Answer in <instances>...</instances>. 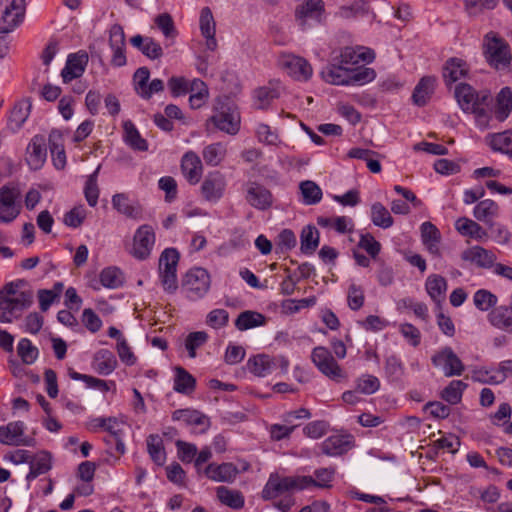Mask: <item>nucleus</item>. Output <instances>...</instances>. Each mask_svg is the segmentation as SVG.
<instances>
[{
	"label": "nucleus",
	"mask_w": 512,
	"mask_h": 512,
	"mask_svg": "<svg viewBox=\"0 0 512 512\" xmlns=\"http://www.w3.org/2000/svg\"><path fill=\"white\" fill-rule=\"evenodd\" d=\"M454 94L460 108L466 113H473L477 125L486 128L490 120L491 94L486 90L477 92L466 83L458 84Z\"/></svg>",
	"instance_id": "f257e3e1"
},
{
	"label": "nucleus",
	"mask_w": 512,
	"mask_h": 512,
	"mask_svg": "<svg viewBox=\"0 0 512 512\" xmlns=\"http://www.w3.org/2000/svg\"><path fill=\"white\" fill-rule=\"evenodd\" d=\"M24 281L10 282L0 290V323H11L20 318L33 302L31 291H19Z\"/></svg>",
	"instance_id": "f03ea898"
},
{
	"label": "nucleus",
	"mask_w": 512,
	"mask_h": 512,
	"mask_svg": "<svg viewBox=\"0 0 512 512\" xmlns=\"http://www.w3.org/2000/svg\"><path fill=\"white\" fill-rule=\"evenodd\" d=\"M312 483V476H281L278 473H271L261 492L264 500H272L285 493L301 491Z\"/></svg>",
	"instance_id": "7ed1b4c3"
},
{
	"label": "nucleus",
	"mask_w": 512,
	"mask_h": 512,
	"mask_svg": "<svg viewBox=\"0 0 512 512\" xmlns=\"http://www.w3.org/2000/svg\"><path fill=\"white\" fill-rule=\"evenodd\" d=\"M483 54L487 63L498 71L507 70L512 60L509 44L494 32L485 35Z\"/></svg>",
	"instance_id": "20e7f679"
},
{
	"label": "nucleus",
	"mask_w": 512,
	"mask_h": 512,
	"mask_svg": "<svg viewBox=\"0 0 512 512\" xmlns=\"http://www.w3.org/2000/svg\"><path fill=\"white\" fill-rule=\"evenodd\" d=\"M211 286L210 275L204 268L195 267L185 274L181 290L185 297L190 301L202 299L209 291Z\"/></svg>",
	"instance_id": "39448f33"
},
{
	"label": "nucleus",
	"mask_w": 512,
	"mask_h": 512,
	"mask_svg": "<svg viewBox=\"0 0 512 512\" xmlns=\"http://www.w3.org/2000/svg\"><path fill=\"white\" fill-rule=\"evenodd\" d=\"M180 254L175 248H166L159 257V276L164 290L174 293L178 288L177 266Z\"/></svg>",
	"instance_id": "423d86ee"
},
{
	"label": "nucleus",
	"mask_w": 512,
	"mask_h": 512,
	"mask_svg": "<svg viewBox=\"0 0 512 512\" xmlns=\"http://www.w3.org/2000/svg\"><path fill=\"white\" fill-rule=\"evenodd\" d=\"M26 0L0 1V33H9L17 28L24 19Z\"/></svg>",
	"instance_id": "0eeeda50"
},
{
	"label": "nucleus",
	"mask_w": 512,
	"mask_h": 512,
	"mask_svg": "<svg viewBox=\"0 0 512 512\" xmlns=\"http://www.w3.org/2000/svg\"><path fill=\"white\" fill-rule=\"evenodd\" d=\"M247 367L255 376L265 377L277 370H280L281 373H286L289 367V361L282 355L269 356L259 354L248 360Z\"/></svg>",
	"instance_id": "6e6552de"
},
{
	"label": "nucleus",
	"mask_w": 512,
	"mask_h": 512,
	"mask_svg": "<svg viewBox=\"0 0 512 512\" xmlns=\"http://www.w3.org/2000/svg\"><path fill=\"white\" fill-rule=\"evenodd\" d=\"M311 360L320 372L333 381L340 382L346 377L344 371L326 347H315L311 354Z\"/></svg>",
	"instance_id": "1a4fd4ad"
},
{
	"label": "nucleus",
	"mask_w": 512,
	"mask_h": 512,
	"mask_svg": "<svg viewBox=\"0 0 512 512\" xmlns=\"http://www.w3.org/2000/svg\"><path fill=\"white\" fill-rule=\"evenodd\" d=\"M431 361L435 367L441 368L447 377L460 376L465 370L464 364L449 346L437 351L431 357Z\"/></svg>",
	"instance_id": "9d476101"
},
{
	"label": "nucleus",
	"mask_w": 512,
	"mask_h": 512,
	"mask_svg": "<svg viewBox=\"0 0 512 512\" xmlns=\"http://www.w3.org/2000/svg\"><path fill=\"white\" fill-rule=\"evenodd\" d=\"M25 424L22 421L9 422L0 426V443L10 446H35L33 437L24 436Z\"/></svg>",
	"instance_id": "9b49d317"
},
{
	"label": "nucleus",
	"mask_w": 512,
	"mask_h": 512,
	"mask_svg": "<svg viewBox=\"0 0 512 512\" xmlns=\"http://www.w3.org/2000/svg\"><path fill=\"white\" fill-rule=\"evenodd\" d=\"M155 243V233L150 225H141L133 237L131 254L138 260H145L151 254Z\"/></svg>",
	"instance_id": "f8f14e48"
},
{
	"label": "nucleus",
	"mask_w": 512,
	"mask_h": 512,
	"mask_svg": "<svg viewBox=\"0 0 512 512\" xmlns=\"http://www.w3.org/2000/svg\"><path fill=\"white\" fill-rule=\"evenodd\" d=\"M226 186L225 176L220 171H211L201 184V195L206 201L216 203L223 197Z\"/></svg>",
	"instance_id": "ddd939ff"
},
{
	"label": "nucleus",
	"mask_w": 512,
	"mask_h": 512,
	"mask_svg": "<svg viewBox=\"0 0 512 512\" xmlns=\"http://www.w3.org/2000/svg\"><path fill=\"white\" fill-rule=\"evenodd\" d=\"M375 54L373 50L363 47H345L341 49L339 57L333 59L342 66L348 67L357 65L361 62L370 63L374 60Z\"/></svg>",
	"instance_id": "4468645a"
},
{
	"label": "nucleus",
	"mask_w": 512,
	"mask_h": 512,
	"mask_svg": "<svg viewBox=\"0 0 512 512\" xmlns=\"http://www.w3.org/2000/svg\"><path fill=\"white\" fill-rule=\"evenodd\" d=\"M246 201L258 210H267L273 204L270 190L257 182H249L246 188Z\"/></svg>",
	"instance_id": "2eb2a0df"
},
{
	"label": "nucleus",
	"mask_w": 512,
	"mask_h": 512,
	"mask_svg": "<svg viewBox=\"0 0 512 512\" xmlns=\"http://www.w3.org/2000/svg\"><path fill=\"white\" fill-rule=\"evenodd\" d=\"M19 196V191L8 186L0 189V222L9 223L19 214V209L15 201Z\"/></svg>",
	"instance_id": "dca6fc26"
},
{
	"label": "nucleus",
	"mask_w": 512,
	"mask_h": 512,
	"mask_svg": "<svg viewBox=\"0 0 512 512\" xmlns=\"http://www.w3.org/2000/svg\"><path fill=\"white\" fill-rule=\"evenodd\" d=\"M324 12L322 0H307L296 9L295 16L302 28L310 25V21L319 23Z\"/></svg>",
	"instance_id": "f3484780"
},
{
	"label": "nucleus",
	"mask_w": 512,
	"mask_h": 512,
	"mask_svg": "<svg viewBox=\"0 0 512 512\" xmlns=\"http://www.w3.org/2000/svg\"><path fill=\"white\" fill-rule=\"evenodd\" d=\"M26 161L33 170L42 168L47 158V148L45 138L41 135H35L26 149Z\"/></svg>",
	"instance_id": "a211bd4d"
},
{
	"label": "nucleus",
	"mask_w": 512,
	"mask_h": 512,
	"mask_svg": "<svg viewBox=\"0 0 512 512\" xmlns=\"http://www.w3.org/2000/svg\"><path fill=\"white\" fill-rule=\"evenodd\" d=\"M461 258L483 269L493 268L497 259L493 251L487 250L481 246H473L464 250L461 254Z\"/></svg>",
	"instance_id": "6ab92c4d"
},
{
	"label": "nucleus",
	"mask_w": 512,
	"mask_h": 512,
	"mask_svg": "<svg viewBox=\"0 0 512 512\" xmlns=\"http://www.w3.org/2000/svg\"><path fill=\"white\" fill-rule=\"evenodd\" d=\"M320 447L322 453L327 456H341L353 447V437L351 435H332L326 438Z\"/></svg>",
	"instance_id": "aec40b11"
},
{
	"label": "nucleus",
	"mask_w": 512,
	"mask_h": 512,
	"mask_svg": "<svg viewBox=\"0 0 512 512\" xmlns=\"http://www.w3.org/2000/svg\"><path fill=\"white\" fill-rule=\"evenodd\" d=\"M181 171L191 185L197 184L203 173L200 157L193 151L186 152L181 159Z\"/></svg>",
	"instance_id": "412c9836"
},
{
	"label": "nucleus",
	"mask_w": 512,
	"mask_h": 512,
	"mask_svg": "<svg viewBox=\"0 0 512 512\" xmlns=\"http://www.w3.org/2000/svg\"><path fill=\"white\" fill-rule=\"evenodd\" d=\"M282 65L296 80L306 81L312 76L311 65L302 57L287 55L283 58Z\"/></svg>",
	"instance_id": "4be33fe9"
},
{
	"label": "nucleus",
	"mask_w": 512,
	"mask_h": 512,
	"mask_svg": "<svg viewBox=\"0 0 512 512\" xmlns=\"http://www.w3.org/2000/svg\"><path fill=\"white\" fill-rule=\"evenodd\" d=\"M109 44L113 50L112 65L116 67L124 66L126 64V56L124 54L125 34L120 25H113L111 27Z\"/></svg>",
	"instance_id": "5701e85b"
},
{
	"label": "nucleus",
	"mask_w": 512,
	"mask_h": 512,
	"mask_svg": "<svg viewBox=\"0 0 512 512\" xmlns=\"http://www.w3.org/2000/svg\"><path fill=\"white\" fill-rule=\"evenodd\" d=\"M487 320L494 328L512 335V306L495 307L488 313Z\"/></svg>",
	"instance_id": "b1692460"
},
{
	"label": "nucleus",
	"mask_w": 512,
	"mask_h": 512,
	"mask_svg": "<svg viewBox=\"0 0 512 512\" xmlns=\"http://www.w3.org/2000/svg\"><path fill=\"white\" fill-rule=\"evenodd\" d=\"M211 121L221 131L230 135H235L240 128V116L235 110L228 108L222 110L211 117Z\"/></svg>",
	"instance_id": "393cba45"
},
{
	"label": "nucleus",
	"mask_w": 512,
	"mask_h": 512,
	"mask_svg": "<svg viewBox=\"0 0 512 512\" xmlns=\"http://www.w3.org/2000/svg\"><path fill=\"white\" fill-rule=\"evenodd\" d=\"M174 421H183L186 425L200 427V432L204 433L210 427L209 418L202 412L195 409H178L172 414Z\"/></svg>",
	"instance_id": "a878e982"
},
{
	"label": "nucleus",
	"mask_w": 512,
	"mask_h": 512,
	"mask_svg": "<svg viewBox=\"0 0 512 512\" xmlns=\"http://www.w3.org/2000/svg\"><path fill=\"white\" fill-rule=\"evenodd\" d=\"M280 96L279 81H270L268 85L259 87L254 90L253 99L254 106L257 109H267L273 100Z\"/></svg>",
	"instance_id": "bb28decb"
},
{
	"label": "nucleus",
	"mask_w": 512,
	"mask_h": 512,
	"mask_svg": "<svg viewBox=\"0 0 512 512\" xmlns=\"http://www.w3.org/2000/svg\"><path fill=\"white\" fill-rule=\"evenodd\" d=\"M205 475L216 482H233L239 471L233 463H222L217 465L215 463L209 464L205 468Z\"/></svg>",
	"instance_id": "cd10ccee"
},
{
	"label": "nucleus",
	"mask_w": 512,
	"mask_h": 512,
	"mask_svg": "<svg viewBox=\"0 0 512 512\" xmlns=\"http://www.w3.org/2000/svg\"><path fill=\"white\" fill-rule=\"evenodd\" d=\"M130 43L151 60L160 59L163 56L161 45L152 37L138 34L130 38Z\"/></svg>",
	"instance_id": "c85d7f7f"
},
{
	"label": "nucleus",
	"mask_w": 512,
	"mask_h": 512,
	"mask_svg": "<svg viewBox=\"0 0 512 512\" xmlns=\"http://www.w3.org/2000/svg\"><path fill=\"white\" fill-rule=\"evenodd\" d=\"M321 76L324 81L333 85H350L351 78L350 76V68L342 66L337 61L329 64L325 67Z\"/></svg>",
	"instance_id": "c756f323"
},
{
	"label": "nucleus",
	"mask_w": 512,
	"mask_h": 512,
	"mask_svg": "<svg viewBox=\"0 0 512 512\" xmlns=\"http://www.w3.org/2000/svg\"><path fill=\"white\" fill-rule=\"evenodd\" d=\"M88 62L86 54H73L67 59L66 65L61 72L64 83H69L75 78H79L85 71Z\"/></svg>",
	"instance_id": "7c9ffc66"
},
{
	"label": "nucleus",
	"mask_w": 512,
	"mask_h": 512,
	"mask_svg": "<svg viewBox=\"0 0 512 512\" xmlns=\"http://www.w3.org/2000/svg\"><path fill=\"white\" fill-rule=\"evenodd\" d=\"M436 87V78L433 76H425L420 79L415 86L412 100L419 107L425 106L430 100Z\"/></svg>",
	"instance_id": "2f4dec72"
},
{
	"label": "nucleus",
	"mask_w": 512,
	"mask_h": 512,
	"mask_svg": "<svg viewBox=\"0 0 512 512\" xmlns=\"http://www.w3.org/2000/svg\"><path fill=\"white\" fill-rule=\"evenodd\" d=\"M447 288V281L441 275L431 274L426 279V292L436 304H440L446 299Z\"/></svg>",
	"instance_id": "473e14b6"
},
{
	"label": "nucleus",
	"mask_w": 512,
	"mask_h": 512,
	"mask_svg": "<svg viewBox=\"0 0 512 512\" xmlns=\"http://www.w3.org/2000/svg\"><path fill=\"white\" fill-rule=\"evenodd\" d=\"M112 206L120 214L131 218L139 219L141 217V208L139 205L132 203L128 194L116 193L112 196Z\"/></svg>",
	"instance_id": "72a5a7b5"
},
{
	"label": "nucleus",
	"mask_w": 512,
	"mask_h": 512,
	"mask_svg": "<svg viewBox=\"0 0 512 512\" xmlns=\"http://www.w3.org/2000/svg\"><path fill=\"white\" fill-rule=\"evenodd\" d=\"M92 366L100 375H109L117 367V359L112 351L108 349H100L93 357Z\"/></svg>",
	"instance_id": "f704fd0d"
},
{
	"label": "nucleus",
	"mask_w": 512,
	"mask_h": 512,
	"mask_svg": "<svg viewBox=\"0 0 512 512\" xmlns=\"http://www.w3.org/2000/svg\"><path fill=\"white\" fill-rule=\"evenodd\" d=\"M467 63L460 58H450L446 61L443 68V78L447 85H450L459 79L465 77L468 73Z\"/></svg>",
	"instance_id": "c9c22d12"
},
{
	"label": "nucleus",
	"mask_w": 512,
	"mask_h": 512,
	"mask_svg": "<svg viewBox=\"0 0 512 512\" xmlns=\"http://www.w3.org/2000/svg\"><path fill=\"white\" fill-rule=\"evenodd\" d=\"M104 430L109 433L108 438L105 439L106 443L115 444L116 452L124 454L125 444L123 442V424L115 417H108Z\"/></svg>",
	"instance_id": "e433bc0d"
},
{
	"label": "nucleus",
	"mask_w": 512,
	"mask_h": 512,
	"mask_svg": "<svg viewBox=\"0 0 512 512\" xmlns=\"http://www.w3.org/2000/svg\"><path fill=\"white\" fill-rule=\"evenodd\" d=\"M51 454L47 451H41L31 458L30 471L27 474V480H33L39 475L47 473L51 467Z\"/></svg>",
	"instance_id": "4c0bfd02"
},
{
	"label": "nucleus",
	"mask_w": 512,
	"mask_h": 512,
	"mask_svg": "<svg viewBox=\"0 0 512 512\" xmlns=\"http://www.w3.org/2000/svg\"><path fill=\"white\" fill-rule=\"evenodd\" d=\"M457 231L463 235L482 241L487 237V232L475 221L466 217L459 218L455 223Z\"/></svg>",
	"instance_id": "58836bf2"
},
{
	"label": "nucleus",
	"mask_w": 512,
	"mask_h": 512,
	"mask_svg": "<svg viewBox=\"0 0 512 512\" xmlns=\"http://www.w3.org/2000/svg\"><path fill=\"white\" fill-rule=\"evenodd\" d=\"M31 104L28 101L17 103L10 112L8 128L15 132L19 130L30 114Z\"/></svg>",
	"instance_id": "ea45409f"
},
{
	"label": "nucleus",
	"mask_w": 512,
	"mask_h": 512,
	"mask_svg": "<svg viewBox=\"0 0 512 512\" xmlns=\"http://www.w3.org/2000/svg\"><path fill=\"white\" fill-rule=\"evenodd\" d=\"M486 139L492 150L512 157V131L491 134Z\"/></svg>",
	"instance_id": "a19ab883"
},
{
	"label": "nucleus",
	"mask_w": 512,
	"mask_h": 512,
	"mask_svg": "<svg viewBox=\"0 0 512 512\" xmlns=\"http://www.w3.org/2000/svg\"><path fill=\"white\" fill-rule=\"evenodd\" d=\"M217 498L219 501L235 510L241 509L244 506L245 500L240 491L231 490L225 486H220L216 490Z\"/></svg>",
	"instance_id": "79ce46f5"
},
{
	"label": "nucleus",
	"mask_w": 512,
	"mask_h": 512,
	"mask_svg": "<svg viewBox=\"0 0 512 512\" xmlns=\"http://www.w3.org/2000/svg\"><path fill=\"white\" fill-rule=\"evenodd\" d=\"M175 372L174 390L186 395L192 393L196 385L195 378L182 367H176Z\"/></svg>",
	"instance_id": "37998d69"
},
{
	"label": "nucleus",
	"mask_w": 512,
	"mask_h": 512,
	"mask_svg": "<svg viewBox=\"0 0 512 512\" xmlns=\"http://www.w3.org/2000/svg\"><path fill=\"white\" fill-rule=\"evenodd\" d=\"M499 207L491 199L480 201L474 208V217L482 222L490 223L498 215Z\"/></svg>",
	"instance_id": "c03bdc74"
},
{
	"label": "nucleus",
	"mask_w": 512,
	"mask_h": 512,
	"mask_svg": "<svg viewBox=\"0 0 512 512\" xmlns=\"http://www.w3.org/2000/svg\"><path fill=\"white\" fill-rule=\"evenodd\" d=\"M301 251L304 254H313L319 245V232L315 226H305L300 235Z\"/></svg>",
	"instance_id": "a18cd8bd"
},
{
	"label": "nucleus",
	"mask_w": 512,
	"mask_h": 512,
	"mask_svg": "<svg viewBox=\"0 0 512 512\" xmlns=\"http://www.w3.org/2000/svg\"><path fill=\"white\" fill-rule=\"evenodd\" d=\"M497 303L498 297L487 289H479L473 295V304L481 312H490Z\"/></svg>",
	"instance_id": "49530a36"
},
{
	"label": "nucleus",
	"mask_w": 512,
	"mask_h": 512,
	"mask_svg": "<svg viewBox=\"0 0 512 512\" xmlns=\"http://www.w3.org/2000/svg\"><path fill=\"white\" fill-rule=\"evenodd\" d=\"M512 111V91L509 87H504L497 95V106L495 110L496 118L504 121Z\"/></svg>",
	"instance_id": "de8ad7c7"
},
{
	"label": "nucleus",
	"mask_w": 512,
	"mask_h": 512,
	"mask_svg": "<svg viewBox=\"0 0 512 512\" xmlns=\"http://www.w3.org/2000/svg\"><path fill=\"white\" fill-rule=\"evenodd\" d=\"M226 152L225 145L221 142H217L206 146L203 149L202 155L207 165L216 167L224 160Z\"/></svg>",
	"instance_id": "09e8293b"
},
{
	"label": "nucleus",
	"mask_w": 512,
	"mask_h": 512,
	"mask_svg": "<svg viewBox=\"0 0 512 512\" xmlns=\"http://www.w3.org/2000/svg\"><path fill=\"white\" fill-rule=\"evenodd\" d=\"M265 323V317L261 313L254 311H244L239 314L235 321V326L240 331L261 326Z\"/></svg>",
	"instance_id": "8fccbe9b"
},
{
	"label": "nucleus",
	"mask_w": 512,
	"mask_h": 512,
	"mask_svg": "<svg viewBox=\"0 0 512 512\" xmlns=\"http://www.w3.org/2000/svg\"><path fill=\"white\" fill-rule=\"evenodd\" d=\"M371 220L375 226L387 229L393 225V218L387 208L380 202L371 206Z\"/></svg>",
	"instance_id": "3c124183"
},
{
	"label": "nucleus",
	"mask_w": 512,
	"mask_h": 512,
	"mask_svg": "<svg viewBox=\"0 0 512 512\" xmlns=\"http://www.w3.org/2000/svg\"><path fill=\"white\" fill-rule=\"evenodd\" d=\"M125 142L135 150L146 151L148 146L145 139H143L131 121L124 123Z\"/></svg>",
	"instance_id": "603ef678"
},
{
	"label": "nucleus",
	"mask_w": 512,
	"mask_h": 512,
	"mask_svg": "<svg viewBox=\"0 0 512 512\" xmlns=\"http://www.w3.org/2000/svg\"><path fill=\"white\" fill-rule=\"evenodd\" d=\"M300 191L305 205H315L322 199L321 188L313 181L306 180L300 183Z\"/></svg>",
	"instance_id": "864d4df0"
},
{
	"label": "nucleus",
	"mask_w": 512,
	"mask_h": 512,
	"mask_svg": "<svg viewBox=\"0 0 512 512\" xmlns=\"http://www.w3.org/2000/svg\"><path fill=\"white\" fill-rule=\"evenodd\" d=\"M101 284L109 289H115L123 284V273L117 267L104 268L99 275Z\"/></svg>",
	"instance_id": "5fc2aeb1"
},
{
	"label": "nucleus",
	"mask_w": 512,
	"mask_h": 512,
	"mask_svg": "<svg viewBox=\"0 0 512 512\" xmlns=\"http://www.w3.org/2000/svg\"><path fill=\"white\" fill-rule=\"evenodd\" d=\"M466 387L467 384L464 383L463 381L453 380L448 384L447 387L443 389V391L441 392V397L449 404H458L462 399V394Z\"/></svg>",
	"instance_id": "6e6d98bb"
},
{
	"label": "nucleus",
	"mask_w": 512,
	"mask_h": 512,
	"mask_svg": "<svg viewBox=\"0 0 512 512\" xmlns=\"http://www.w3.org/2000/svg\"><path fill=\"white\" fill-rule=\"evenodd\" d=\"M17 354L20 357L22 363L31 365L37 360L39 356V350L32 344L29 339L22 338L17 345Z\"/></svg>",
	"instance_id": "4d7b16f0"
},
{
	"label": "nucleus",
	"mask_w": 512,
	"mask_h": 512,
	"mask_svg": "<svg viewBox=\"0 0 512 512\" xmlns=\"http://www.w3.org/2000/svg\"><path fill=\"white\" fill-rule=\"evenodd\" d=\"M147 450L151 459L162 465L166 460V453L161 438L158 435H150L147 438Z\"/></svg>",
	"instance_id": "13d9d810"
},
{
	"label": "nucleus",
	"mask_w": 512,
	"mask_h": 512,
	"mask_svg": "<svg viewBox=\"0 0 512 512\" xmlns=\"http://www.w3.org/2000/svg\"><path fill=\"white\" fill-rule=\"evenodd\" d=\"M101 166L99 165L96 170L88 176L85 187H84V195L87 203L91 207H95L99 198V187L97 184V178L100 171Z\"/></svg>",
	"instance_id": "bf43d9fd"
},
{
	"label": "nucleus",
	"mask_w": 512,
	"mask_h": 512,
	"mask_svg": "<svg viewBox=\"0 0 512 512\" xmlns=\"http://www.w3.org/2000/svg\"><path fill=\"white\" fill-rule=\"evenodd\" d=\"M208 340V334L204 331L191 332L186 340L185 347L188 350L189 357H196V350L203 346Z\"/></svg>",
	"instance_id": "052dcab7"
},
{
	"label": "nucleus",
	"mask_w": 512,
	"mask_h": 512,
	"mask_svg": "<svg viewBox=\"0 0 512 512\" xmlns=\"http://www.w3.org/2000/svg\"><path fill=\"white\" fill-rule=\"evenodd\" d=\"M502 375L496 374V369H475L472 373V379L483 384L498 385L502 383Z\"/></svg>",
	"instance_id": "680f3d73"
},
{
	"label": "nucleus",
	"mask_w": 512,
	"mask_h": 512,
	"mask_svg": "<svg viewBox=\"0 0 512 512\" xmlns=\"http://www.w3.org/2000/svg\"><path fill=\"white\" fill-rule=\"evenodd\" d=\"M314 475L315 478L312 477V483L309 484V487L328 488L334 479L335 468H319L315 470Z\"/></svg>",
	"instance_id": "e2e57ef3"
},
{
	"label": "nucleus",
	"mask_w": 512,
	"mask_h": 512,
	"mask_svg": "<svg viewBox=\"0 0 512 512\" xmlns=\"http://www.w3.org/2000/svg\"><path fill=\"white\" fill-rule=\"evenodd\" d=\"M154 22L167 39H173L176 37L177 31L174 25V21L170 14H159L158 16H156Z\"/></svg>",
	"instance_id": "0e129e2a"
},
{
	"label": "nucleus",
	"mask_w": 512,
	"mask_h": 512,
	"mask_svg": "<svg viewBox=\"0 0 512 512\" xmlns=\"http://www.w3.org/2000/svg\"><path fill=\"white\" fill-rule=\"evenodd\" d=\"M87 212L83 205L75 206L64 215V224L68 227L78 228L86 218Z\"/></svg>",
	"instance_id": "69168bd1"
},
{
	"label": "nucleus",
	"mask_w": 512,
	"mask_h": 512,
	"mask_svg": "<svg viewBox=\"0 0 512 512\" xmlns=\"http://www.w3.org/2000/svg\"><path fill=\"white\" fill-rule=\"evenodd\" d=\"M497 3L498 0H464L465 9L470 15H478L485 10H492Z\"/></svg>",
	"instance_id": "338daca9"
},
{
	"label": "nucleus",
	"mask_w": 512,
	"mask_h": 512,
	"mask_svg": "<svg viewBox=\"0 0 512 512\" xmlns=\"http://www.w3.org/2000/svg\"><path fill=\"white\" fill-rule=\"evenodd\" d=\"M199 25L202 36L216 33V22L209 7L201 9Z\"/></svg>",
	"instance_id": "774afa93"
}]
</instances>
